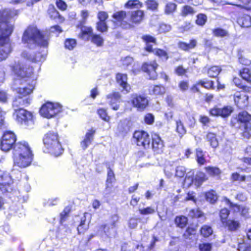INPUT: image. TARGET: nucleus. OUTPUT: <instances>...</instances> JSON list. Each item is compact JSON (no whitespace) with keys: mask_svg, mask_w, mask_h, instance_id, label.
<instances>
[{"mask_svg":"<svg viewBox=\"0 0 251 251\" xmlns=\"http://www.w3.org/2000/svg\"><path fill=\"white\" fill-rule=\"evenodd\" d=\"M22 42L26 45L27 48L24 50L22 56L32 62H41L45 60L46 54L40 52L35 54L33 49L38 44L46 47L48 44L47 38L40 32L35 25H30L25 30L22 37Z\"/></svg>","mask_w":251,"mask_h":251,"instance_id":"obj_1","label":"nucleus"},{"mask_svg":"<svg viewBox=\"0 0 251 251\" xmlns=\"http://www.w3.org/2000/svg\"><path fill=\"white\" fill-rule=\"evenodd\" d=\"M17 14V11L14 10L0 11V61L5 59L11 51L9 37L13 31L14 25L7 20Z\"/></svg>","mask_w":251,"mask_h":251,"instance_id":"obj_2","label":"nucleus"},{"mask_svg":"<svg viewBox=\"0 0 251 251\" xmlns=\"http://www.w3.org/2000/svg\"><path fill=\"white\" fill-rule=\"evenodd\" d=\"M14 164L20 168L29 166L33 160V154L28 145L25 142L16 144L13 150Z\"/></svg>","mask_w":251,"mask_h":251,"instance_id":"obj_3","label":"nucleus"},{"mask_svg":"<svg viewBox=\"0 0 251 251\" xmlns=\"http://www.w3.org/2000/svg\"><path fill=\"white\" fill-rule=\"evenodd\" d=\"M45 147L48 151L55 156H59L63 151L56 133L49 132L45 135L43 139Z\"/></svg>","mask_w":251,"mask_h":251,"instance_id":"obj_4","label":"nucleus"},{"mask_svg":"<svg viewBox=\"0 0 251 251\" xmlns=\"http://www.w3.org/2000/svg\"><path fill=\"white\" fill-rule=\"evenodd\" d=\"M34 89L33 85L21 87L16 89L17 96L13 102V106L15 108L20 106L26 105L30 103V100L27 97Z\"/></svg>","mask_w":251,"mask_h":251,"instance_id":"obj_5","label":"nucleus"},{"mask_svg":"<svg viewBox=\"0 0 251 251\" xmlns=\"http://www.w3.org/2000/svg\"><path fill=\"white\" fill-rule=\"evenodd\" d=\"M61 109V105L58 103L47 102L42 106L40 112L43 117L50 119L59 113Z\"/></svg>","mask_w":251,"mask_h":251,"instance_id":"obj_6","label":"nucleus"},{"mask_svg":"<svg viewBox=\"0 0 251 251\" xmlns=\"http://www.w3.org/2000/svg\"><path fill=\"white\" fill-rule=\"evenodd\" d=\"M14 116L16 121L27 126H31L34 125V118L32 113L23 108L15 109Z\"/></svg>","mask_w":251,"mask_h":251,"instance_id":"obj_7","label":"nucleus"},{"mask_svg":"<svg viewBox=\"0 0 251 251\" xmlns=\"http://www.w3.org/2000/svg\"><path fill=\"white\" fill-rule=\"evenodd\" d=\"M16 137L15 134L11 131L5 132L1 140V149L4 151H9L11 150L15 143Z\"/></svg>","mask_w":251,"mask_h":251,"instance_id":"obj_8","label":"nucleus"},{"mask_svg":"<svg viewBox=\"0 0 251 251\" xmlns=\"http://www.w3.org/2000/svg\"><path fill=\"white\" fill-rule=\"evenodd\" d=\"M130 101L133 106L140 111L144 110L149 104V100L147 97L136 94L131 95Z\"/></svg>","mask_w":251,"mask_h":251,"instance_id":"obj_9","label":"nucleus"},{"mask_svg":"<svg viewBox=\"0 0 251 251\" xmlns=\"http://www.w3.org/2000/svg\"><path fill=\"white\" fill-rule=\"evenodd\" d=\"M133 139L138 146H142L145 149L150 146L149 135L144 131H136L133 134Z\"/></svg>","mask_w":251,"mask_h":251,"instance_id":"obj_10","label":"nucleus"},{"mask_svg":"<svg viewBox=\"0 0 251 251\" xmlns=\"http://www.w3.org/2000/svg\"><path fill=\"white\" fill-rule=\"evenodd\" d=\"M190 173L191 172H188L185 179V183L188 186L194 184L195 185L198 187L207 179L206 175L203 172H199L197 173L194 179L191 177L193 173H192L191 174Z\"/></svg>","mask_w":251,"mask_h":251,"instance_id":"obj_11","label":"nucleus"},{"mask_svg":"<svg viewBox=\"0 0 251 251\" xmlns=\"http://www.w3.org/2000/svg\"><path fill=\"white\" fill-rule=\"evenodd\" d=\"M233 111V108L231 106H225L222 108L215 106L209 110V113L213 116H220L223 118L228 117Z\"/></svg>","mask_w":251,"mask_h":251,"instance_id":"obj_12","label":"nucleus"},{"mask_svg":"<svg viewBox=\"0 0 251 251\" xmlns=\"http://www.w3.org/2000/svg\"><path fill=\"white\" fill-rule=\"evenodd\" d=\"M114 22L117 25L125 28H128L131 26L130 23L126 21V13L124 11H118L113 15Z\"/></svg>","mask_w":251,"mask_h":251,"instance_id":"obj_13","label":"nucleus"},{"mask_svg":"<svg viewBox=\"0 0 251 251\" xmlns=\"http://www.w3.org/2000/svg\"><path fill=\"white\" fill-rule=\"evenodd\" d=\"M158 67V64L156 62L153 61L149 63H145L142 66V70L147 73L150 79H155L157 76L156 69Z\"/></svg>","mask_w":251,"mask_h":251,"instance_id":"obj_14","label":"nucleus"},{"mask_svg":"<svg viewBox=\"0 0 251 251\" xmlns=\"http://www.w3.org/2000/svg\"><path fill=\"white\" fill-rule=\"evenodd\" d=\"M12 180L9 175L5 172L0 171V189L3 193L8 191L9 185Z\"/></svg>","mask_w":251,"mask_h":251,"instance_id":"obj_15","label":"nucleus"},{"mask_svg":"<svg viewBox=\"0 0 251 251\" xmlns=\"http://www.w3.org/2000/svg\"><path fill=\"white\" fill-rule=\"evenodd\" d=\"M248 96L243 92H237L234 95L235 104L241 108H244L248 105Z\"/></svg>","mask_w":251,"mask_h":251,"instance_id":"obj_16","label":"nucleus"},{"mask_svg":"<svg viewBox=\"0 0 251 251\" xmlns=\"http://www.w3.org/2000/svg\"><path fill=\"white\" fill-rule=\"evenodd\" d=\"M152 147L154 151L157 153L163 152L164 144L160 136L157 134L152 135Z\"/></svg>","mask_w":251,"mask_h":251,"instance_id":"obj_17","label":"nucleus"},{"mask_svg":"<svg viewBox=\"0 0 251 251\" xmlns=\"http://www.w3.org/2000/svg\"><path fill=\"white\" fill-rule=\"evenodd\" d=\"M121 96L118 92H113L108 95L106 96L107 102L112 106V109L114 110H117L119 109V105L115 104L120 99Z\"/></svg>","mask_w":251,"mask_h":251,"instance_id":"obj_18","label":"nucleus"},{"mask_svg":"<svg viewBox=\"0 0 251 251\" xmlns=\"http://www.w3.org/2000/svg\"><path fill=\"white\" fill-rule=\"evenodd\" d=\"M127 77L126 74L118 73L116 75V80L117 83L122 87L123 90L128 92L130 90V86L127 83Z\"/></svg>","mask_w":251,"mask_h":251,"instance_id":"obj_19","label":"nucleus"},{"mask_svg":"<svg viewBox=\"0 0 251 251\" xmlns=\"http://www.w3.org/2000/svg\"><path fill=\"white\" fill-rule=\"evenodd\" d=\"M80 30L78 37L82 40L88 41L93 35V29L90 26H82Z\"/></svg>","mask_w":251,"mask_h":251,"instance_id":"obj_20","label":"nucleus"},{"mask_svg":"<svg viewBox=\"0 0 251 251\" xmlns=\"http://www.w3.org/2000/svg\"><path fill=\"white\" fill-rule=\"evenodd\" d=\"M95 133V130L93 129L88 130L86 133L84 139L80 144L81 147L83 150H85L91 143Z\"/></svg>","mask_w":251,"mask_h":251,"instance_id":"obj_21","label":"nucleus"},{"mask_svg":"<svg viewBox=\"0 0 251 251\" xmlns=\"http://www.w3.org/2000/svg\"><path fill=\"white\" fill-rule=\"evenodd\" d=\"M144 13L142 10H137L131 12L130 22L132 24H139L143 20Z\"/></svg>","mask_w":251,"mask_h":251,"instance_id":"obj_22","label":"nucleus"},{"mask_svg":"<svg viewBox=\"0 0 251 251\" xmlns=\"http://www.w3.org/2000/svg\"><path fill=\"white\" fill-rule=\"evenodd\" d=\"M48 14L51 19H57L58 22H62L64 20L57 10L53 6H50L48 10Z\"/></svg>","mask_w":251,"mask_h":251,"instance_id":"obj_23","label":"nucleus"},{"mask_svg":"<svg viewBox=\"0 0 251 251\" xmlns=\"http://www.w3.org/2000/svg\"><path fill=\"white\" fill-rule=\"evenodd\" d=\"M197 43V41L195 39H193L191 40L188 44L180 42L178 43V46L180 49L184 50H188L194 48L196 46Z\"/></svg>","mask_w":251,"mask_h":251,"instance_id":"obj_24","label":"nucleus"},{"mask_svg":"<svg viewBox=\"0 0 251 251\" xmlns=\"http://www.w3.org/2000/svg\"><path fill=\"white\" fill-rule=\"evenodd\" d=\"M206 139L213 148H216L218 147L219 143L215 134L212 132L208 133L206 135Z\"/></svg>","mask_w":251,"mask_h":251,"instance_id":"obj_25","label":"nucleus"},{"mask_svg":"<svg viewBox=\"0 0 251 251\" xmlns=\"http://www.w3.org/2000/svg\"><path fill=\"white\" fill-rule=\"evenodd\" d=\"M251 120V115L246 111H243L239 113L238 115V121L240 123L248 125Z\"/></svg>","mask_w":251,"mask_h":251,"instance_id":"obj_26","label":"nucleus"},{"mask_svg":"<svg viewBox=\"0 0 251 251\" xmlns=\"http://www.w3.org/2000/svg\"><path fill=\"white\" fill-rule=\"evenodd\" d=\"M223 226L227 227L229 230L235 231L240 227V224L238 221L228 220Z\"/></svg>","mask_w":251,"mask_h":251,"instance_id":"obj_27","label":"nucleus"},{"mask_svg":"<svg viewBox=\"0 0 251 251\" xmlns=\"http://www.w3.org/2000/svg\"><path fill=\"white\" fill-rule=\"evenodd\" d=\"M25 68H22L21 66H17L13 68V71L17 75L22 77H29L31 75V71H29L28 73L27 71V69L25 70Z\"/></svg>","mask_w":251,"mask_h":251,"instance_id":"obj_28","label":"nucleus"},{"mask_svg":"<svg viewBox=\"0 0 251 251\" xmlns=\"http://www.w3.org/2000/svg\"><path fill=\"white\" fill-rule=\"evenodd\" d=\"M206 200L209 202L214 203L218 200V196L214 190H210L207 192L205 194Z\"/></svg>","mask_w":251,"mask_h":251,"instance_id":"obj_29","label":"nucleus"},{"mask_svg":"<svg viewBox=\"0 0 251 251\" xmlns=\"http://www.w3.org/2000/svg\"><path fill=\"white\" fill-rule=\"evenodd\" d=\"M164 87L161 85H155L150 90V94L154 95H162L165 93Z\"/></svg>","mask_w":251,"mask_h":251,"instance_id":"obj_30","label":"nucleus"},{"mask_svg":"<svg viewBox=\"0 0 251 251\" xmlns=\"http://www.w3.org/2000/svg\"><path fill=\"white\" fill-rule=\"evenodd\" d=\"M142 38L147 44V46L145 48L146 50L148 51L151 52L152 50V48L151 46H150L149 44L150 43H155L156 41L155 39L153 37L150 35H144L142 36Z\"/></svg>","mask_w":251,"mask_h":251,"instance_id":"obj_31","label":"nucleus"},{"mask_svg":"<svg viewBox=\"0 0 251 251\" xmlns=\"http://www.w3.org/2000/svg\"><path fill=\"white\" fill-rule=\"evenodd\" d=\"M142 6V3L137 0H128L125 4V7L128 9H138Z\"/></svg>","mask_w":251,"mask_h":251,"instance_id":"obj_32","label":"nucleus"},{"mask_svg":"<svg viewBox=\"0 0 251 251\" xmlns=\"http://www.w3.org/2000/svg\"><path fill=\"white\" fill-rule=\"evenodd\" d=\"M175 222L177 227L182 228L187 225L188 220L185 216H180L176 218Z\"/></svg>","mask_w":251,"mask_h":251,"instance_id":"obj_33","label":"nucleus"},{"mask_svg":"<svg viewBox=\"0 0 251 251\" xmlns=\"http://www.w3.org/2000/svg\"><path fill=\"white\" fill-rule=\"evenodd\" d=\"M104 232L107 237L112 238L115 236L116 229L113 225H111L110 226H106L104 227Z\"/></svg>","mask_w":251,"mask_h":251,"instance_id":"obj_34","label":"nucleus"},{"mask_svg":"<svg viewBox=\"0 0 251 251\" xmlns=\"http://www.w3.org/2000/svg\"><path fill=\"white\" fill-rule=\"evenodd\" d=\"M201 235L204 237H208L213 233V229L210 226L208 225L203 226L200 230Z\"/></svg>","mask_w":251,"mask_h":251,"instance_id":"obj_35","label":"nucleus"},{"mask_svg":"<svg viewBox=\"0 0 251 251\" xmlns=\"http://www.w3.org/2000/svg\"><path fill=\"white\" fill-rule=\"evenodd\" d=\"M151 51L163 60H166L168 58L167 53L166 51L163 50L155 49L154 50H152Z\"/></svg>","mask_w":251,"mask_h":251,"instance_id":"obj_36","label":"nucleus"},{"mask_svg":"<svg viewBox=\"0 0 251 251\" xmlns=\"http://www.w3.org/2000/svg\"><path fill=\"white\" fill-rule=\"evenodd\" d=\"M238 23L242 27H250L251 26V17L248 15L245 16L239 20Z\"/></svg>","mask_w":251,"mask_h":251,"instance_id":"obj_37","label":"nucleus"},{"mask_svg":"<svg viewBox=\"0 0 251 251\" xmlns=\"http://www.w3.org/2000/svg\"><path fill=\"white\" fill-rule=\"evenodd\" d=\"M196 11L190 6L185 5L182 7L181 11V15L183 16L193 15Z\"/></svg>","mask_w":251,"mask_h":251,"instance_id":"obj_38","label":"nucleus"},{"mask_svg":"<svg viewBox=\"0 0 251 251\" xmlns=\"http://www.w3.org/2000/svg\"><path fill=\"white\" fill-rule=\"evenodd\" d=\"M205 170L208 174L212 176H218L221 173V170L216 167H206Z\"/></svg>","mask_w":251,"mask_h":251,"instance_id":"obj_39","label":"nucleus"},{"mask_svg":"<svg viewBox=\"0 0 251 251\" xmlns=\"http://www.w3.org/2000/svg\"><path fill=\"white\" fill-rule=\"evenodd\" d=\"M229 214V211L226 208H223L220 211V220L223 225H225V223L227 221V218H228Z\"/></svg>","mask_w":251,"mask_h":251,"instance_id":"obj_40","label":"nucleus"},{"mask_svg":"<svg viewBox=\"0 0 251 251\" xmlns=\"http://www.w3.org/2000/svg\"><path fill=\"white\" fill-rule=\"evenodd\" d=\"M64 44L66 49L72 50L76 47V42L75 39H68L66 40Z\"/></svg>","mask_w":251,"mask_h":251,"instance_id":"obj_41","label":"nucleus"},{"mask_svg":"<svg viewBox=\"0 0 251 251\" xmlns=\"http://www.w3.org/2000/svg\"><path fill=\"white\" fill-rule=\"evenodd\" d=\"M240 75L242 78L247 81H250L251 78V74L249 69L244 68L240 72Z\"/></svg>","mask_w":251,"mask_h":251,"instance_id":"obj_42","label":"nucleus"},{"mask_svg":"<svg viewBox=\"0 0 251 251\" xmlns=\"http://www.w3.org/2000/svg\"><path fill=\"white\" fill-rule=\"evenodd\" d=\"M221 71V69L218 66H212L208 71V74L210 77L217 76Z\"/></svg>","mask_w":251,"mask_h":251,"instance_id":"obj_43","label":"nucleus"},{"mask_svg":"<svg viewBox=\"0 0 251 251\" xmlns=\"http://www.w3.org/2000/svg\"><path fill=\"white\" fill-rule=\"evenodd\" d=\"M207 21V17L203 14H199L197 16L196 23L200 26H203L205 25Z\"/></svg>","mask_w":251,"mask_h":251,"instance_id":"obj_44","label":"nucleus"},{"mask_svg":"<svg viewBox=\"0 0 251 251\" xmlns=\"http://www.w3.org/2000/svg\"><path fill=\"white\" fill-rule=\"evenodd\" d=\"M196 157L198 163L200 165H203L205 162V159L203 156L202 151L200 149L196 150Z\"/></svg>","mask_w":251,"mask_h":251,"instance_id":"obj_45","label":"nucleus"},{"mask_svg":"<svg viewBox=\"0 0 251 251\" xmlns=\"http://www.w3.org/2000/svg\"><path fill=\"white\" fill-rule=\"evenodd\" d=\"M225 203L228 205L235 212H240L241 206L232 203L228 199H224Z\"/></svg>","mask_w":251,"mask_h":251,"instance_id":"obj_46","label":"nucleus"},{"mask_svg":"<svg viewBox=\"0 0 251 251\" xmlns=\"http://www.w3.org/2000/svg\"><path fill=\"white\" fill-rule=\"evenodd\" d=\"M198 247L200 251H211L212 244L210 243L202 242L199 244Z\"/></svg>","mask_w":251,"mask_h":251,"instance_id":"obj_47","label":"nucleus"},{"mask_svg":"<svg viewBox=\"0 0 251 251\" xmlns=\"http://www.w3.org/2000/svg\"><path fill=\"white\" fill-rule=\"evenodd\" d=\"M176 130L180 136L185 134L186 130L180 121H177L176 122Z\"/></svg>","mask_w":251,"mask_h":251,"instance_id":"obj_48","label":"nucleus"},{"mask_svg":"<svg viewBox=\"0 0 251 251\" xmlns=\"http://www.w3.org/2000/svg\"><path fill=\"white\" fill-rule=\"evenodd\" d=\"M186 169L184 167L179 166L177 167L175 171V176L178 177H182L186 174Z\"/></svg>","mask_w":251,"mask_h":251,"instance_id":"obj_49","label":"nucleus"},{"mask_svg":"<svg viewBox=\"0 0 251 251\" xmlns=\"http://www.w3.org/2000/svg\"><path fill=\"white\" fill-rule=\"evenodd\" d=\"M92 42L97 46H101L103 43V39L100 35L93 34L92 37Z\"/></svg>","mask_w":251,"mask_h":251,"instance_id":"obj_50","label":"nucleus"},{"mask_svg":"<svg viewBox=\"0 0 251 251\" xmlns=\"http://www.w3.org/2000/svg\"><path fill=\"white\" fill-rule=\"evenodd\" d=\"M213 34L215 36L218 37H225L227 36L228 35V33L227 31L222 28H216L213 30Z\"/></svg>","mask_w":251,"mask_h":251,"instance_id":"obj_51","label":"nucleus"},{"mask_svg":"<svg viewBox=\"0 0 251 251\" xmlns=\"http://www.w3.org/2000/svg\"><path fill=\"white\" fill-rule=\"evenodd\" d=\"M98 114L100 117L104 121L109 122L110 118L107 115L106 110L103 108H100L98 110Z\"/></svg>","mask_w":251,"mask_h":251,"instance_id":"obj_52","label":"nucleus"},{"mask_svg":"<svg viewBox=\"0 0 251 251\" xmlns=\"http://www.w3.org/2000/svg\"><path fill=\"white\" fill-rule=\"evenodd\" d=\"M176 8V5L174 3H169L165 7V12L167 14H170L175 11Z\"/></svg>","mask_w":251,"mask_h":251,"instance_id":"obj_53","label":"nucleus"},{"mask_svg":"<svg viewBox=\"0 0 251 251\" xmlns=\"http://www.w3.org/2000/svg\"><path fill=\"white\" fill-rule=\"evenodd\" d=\"M96 28L99 31L104 32L107 31L108 26L105 22H98L97 23Z\"/></svg>","mask_w":251,"mask_h":251,"instance_id":"obj_54","label":"nucleus"},{"mask_svg":"<svg viewBox=\"0 0 251 251\" xmlns=\"http://www.w3.org/2000/svg\"><path fill=\"white\" fill-rule=\"evenodd\" d=\"M118 130L122 134H125L128 132L130 130V127L127 126L126 122L121 123L119 124Z\"/></svg>","mask_w":251,"mask_h":251,"instance_id":"obj_55","label":"nucleus"},{"mask_svg":"<svg viewBox=\"0 0 251 251\" xmlns=\"http://www.w3.org/2000/svg\"><path fill=\"white\" fill-rule=\"evenodd\" d=\"M199 84H201V87H203L206 89H213V82L209 80H201L199 81Z\"/></svg>","mask_w":251,"mask_h":251,"instance_id":"obj_56","label":"nucleus"},{"mask_svg":"<svg viewBox=\"0 0 251 251\" xmlns=\"http://www.w3.org/2000/svg\"><path fill=\"white\" fill-rule=\"evenodd\" d=\"M250 248V245L244 241L239 243L238 250L239 251H249Z\"/></svg>","mask_w":251,"mask_h":251,"instance_id":"obj_57","label":"nucleus"},{"mask_svg":"<svg viewBox=\"0 0 251 251\" xmlns=\"http://www.w3.org/2000/svg\"><path fill=\"white\" fill-rule=\"evenodd\" d=\"M122 64L124 67H128L133 62V59L129 56L124 57L121 59Z\"/></svg>","mask_w":251,"mask_h":251,"instance_id":"obj_58","label":"nucleus"},{"mask_svg":"<svg viewBox=\"0 0 251 251\" xmlns=\"http://www.w3.org/2000/svg\"><path fill=\"white\" fill-rule=\"evenodd\" d=\"M171 29V25L163 23L160 25L159 31L160 33H166L170 31Z\"/></svg>","mask_w":251,"mask_h":251,"instance_id":"obj_59","label":"nucleus"},{"mask_svg":"<svg viewBox=\"0 0 251 251\" xmlns=\"http://www.w3.org/2000/svg\"><path fill=\"white\" fill-rule=\"evenodd\" d=\"M231 178L233 181H244L246 180V176H240L237 173H234L232 174Z\"/></svg>","mask_w":251,"mask_h":251,"instance_id":"obj_60","label":"nucleus"},{"mask_svg":"<svg viewBox=\"0 0 251 251\" xmlns=\"http://www.w3.org/2000/svg\"><path fill=\"white\" fill-rule=\"evenodd\" d=\"M139 211L140 213L142 215L151 214L155 212V210L151 207H148L145 208L140 209Z\"/></svg>","mask_w":251,"mask_h":251,"instance_id":"obj_61","label":"nucleus"},{"mask_svg":"<svg viewBox=\"0 0 251 251\" xmlns=\"http://www.w3.org/2000/svg\"><path fill=\"white\" fill-rule=\"evenodd\" d=\"M190 216L192 217L200 218L203 216V213L198 209H192L189 213Z\"/></svg>","mask_w":251,"mask_h":251,"instance_id":"obj_62","label":"nucleus"},{"mask_svg":"<svg viewBox=\"0 0 251 251\" xmlns=\"http://www.w3.org/2000/svg\"><path fill=\"white\" fill-rule=\"evenodd\" d=\"M189 85L187 81H181L178 83V87L180 91L184 92L187 91L189 88Z\"/></svg>","mask_w":251,"mask_h":251,"instance_id":"obj_63","label":"nucleus"},{"mask_svg":"<svg viewBox=\"0 0 251 251\" xmlns=\"http://www.w3.org/2000/svg\"><path fill=\"white\" fill-rule=\"evenodd\" d=\"M164 172L168 177H171L174 173V168L171 165H166L164 169Z\"/></svg>","mask_w":251,"mask_h":251,"instance_id":"obj_64","label":"nucleus"}]
</instances>
